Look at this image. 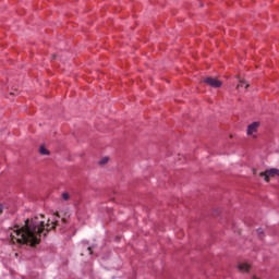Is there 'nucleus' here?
<instances>
[{
	"label": "nucleus",
	"mask_w": 279,
	"mask_h": 279,
	"mask_svg": "<svg viewBox=\"0 0 279 279\" xmlns=\"http://www.w3.org/2000/svg\"><path fill=\"white\" fill-rule=\"evenodd\" d=\"M258 234H263V229L257 230Z\"/></svg>",
	"instance_id": "obj_10"
},
{
	"label": "nucleus",
	"mask_w": 279,
	"mask_h": 279,
	"mask_svg": "<svg viewBox=\"0 0 279 279\" xmlns=\"http://www.w3.org/2000/svg\"><path fill=\"white\" fill-rule=\"evenodd\" d=\"M108 160H110V158L104 157V158L99 161V165H108Z\"/></svg>",
	"instance_id": "obj_7"
},
{
	"label": "nucleus",
	"mask_w": 279,
	"mask_h": 279,
	"mask_svg": "<svg viewBox=\"0 0 279 279\" xmlns=\"http://www.w3.org/2000/svg\"><path fill=\"white\" fill-rule=\"evenodd\" d=\"M89 254H93V248L88 247Z\"/></svg>",
	"instance_id": "obj_11"
},
{
	"label": "nucleus",
	"mask_w": 279,
	"mask_h": 279,
	"mask_svg": "<svg viewBox=\"0 0 279 279\" xmlns=\"http://www.w3.org/2000/svg\"><path fill=\"white\" fill-rule=\"evenodd\" d=\"M45 223V216H35L31 220H25V225L22 228L16 227L14 230L10 229L8 234H10V240L12 243H20L25 245H38L40 243V236H47L48 232L56 230V228L61 227L66 223V219L62 218L61 221L54 219L51 223ZM62 223V225H60Z\"/></svg>",
	"instance_id": "obj_1"
},
{
	"label": "nucleus",
	"mask_w": 279,
	"mask_h": 279,
	"mask_svg": "<svg viewBox=\"0 0 279 279\" xmlns=\"http://www.w3.org/2000/svg\"><path fill=\"white\" fill-rule=\"evenodd\" d=\"M243 86H245V88H247V86H250V84L245 83L244 81H240V84H238L236 88H241Z\"/></svg>",
	"instance_id": "obj_6"
},
{
	"label": "nucleus",
	"mask_w": 279,
	"mask_h": 279,
	"mask_svg": "<svg viewBox=\"0 0 279 279\" xmlns=\"http://www.w3.org/2000/svg\"><path fill=\"white\" fill-rule=\"evenodd\" d=\"M3 213V205L0 204V215Z\"/></svg>",
	"instance_id": "obj_9"
},
{
	"label": "nucleus",
	"mask_w": 279,
	"mask_h": 279,
	"mask_svg": "<svg viewBox=\"0 0 279 279\" xmlns=\"http://www.w3.org/2000/svg\"><path fill=\"white\" fill-rule=\"evenodd\" d=\"M238 267L240 271H250V264H240Z\"/></svg>",
	"instance_id": "obj_4"
},
{
	"label": "nucleus",
	"mask_w": 279,
	"mask_h": 279,
	"mask_svg": "<svg viewBox=\"0 0 279 279\" xmlns=\"http://www.w3.org/2000/svg\"><path fill=\"white\" fill-rule=\"evenodd\" d=\"M259 126H260L259 122H253L252 124H250L247 128V135L254 136V134H256V132L258 131Z\"/></svg>",
	"instance_id": "obj_3"
},
{
	"label": "nucleus",
	"mask_w": 279,
	"mask_h": 279,
	"mask_svg": "<svg viewBox=\"0 0 279 279\" xmlns=\"http://www.w3.org/2000/svg\"><path fill=\"white\" fill-rule=\"evenodd\" d=\"M39 153L41 154V156H49V151L47 150V148H45V146L39 147Z\"/></svg>",
	"instance_id": "obj_5"
},
{
	"label": "nucleus",
	"mask_w": 279,
	"mask_h": 279,
	"mask_svg": "<svg viewBox=\"0 0 279 279\" xmlns=\"http://www.w3.org/2000/svg\"><path fill=\"white\" fill-rule=\"evenodd\" d=\"M204 83L207 84L208 86H211V88H221L223 84L221 81L210 76L204 78Z\"/></svg>",
	"instance_id": "obj_2"
},
{
	"label": "nucleus",
	"mask_w": 279,
	"mask_h": 279,
	"mask_svg": "<svg viewBox=\"0 0 279 279\" xmlns=\"http://www.w3.org/2000/svg\"><path fill=\"white\" fill-rule=\"evenodd\" d=\"M70 195H69V193H66V192H64L63 194H62V198L64 199V202H69V199H70Z\"/></svg>",
	"instance_id": "obj_8"
},
{
	"label": "nucleus",
	"mask_w": 279,
	"mask_h": 279,
	"mask_svg": "<svg viewBox=\"0 0 279 279\" xmlns=\"http://www.w3.org/2000/svg\"><path fill=\"white\" fill-rule=\"evenodd\" d=\"M58 219H60V216L57 214V216H56Z\"/></svg>",
	"instance_id": "obj_12"
}]
</instances>
